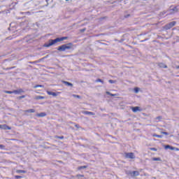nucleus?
<instances>
[{
  "label": "nucleus",
  "mask_w": 179,
  "mask_h": 179,
  "mask_svg": "<svg viewBox=\"0 0 179 179\" xmlns=\"http://www.w3.org/2000/svg\"><path fill=\"white\" fill-rule=\"evenodd\" d=\"M64 40H68V37L63 36L61 38H57L55 39H50L48 43L44 44L43 47H51V45H54V44H57V43L64 41Z\"/></svg>",
  "instance_id": "1"
},
{
  "label": "nucleus",
  "mask_w": 179,
  "mask_h": 179,
  "mask_svg": "<svg viewBox=\"0 0 179 179\" xmlns=\"http://www.w3.org/2000/svg\"><path fill=\"white\" fill-rule=\"evenodd\" d=\"M72 43H69L59 46L57 50L58 51H66V50H71L72 48Z\"/></svg>",
  "instance_id": "2"
},
{
  "label": "nucleus",
  "mask_w": 179,
  "mask_h": 179,
  "mask_svg": "<svg viewBox=\"0 0 179 179\" xmlns=\"http://www.w3.org/2000/svg\"><path fill=\"white\" fill-rule=\"evenodd\" d=\"M176 23H177L176 21L171 22L169 24H166L164 28L166 29V30H170L171 27H174V26H176Z\"/></svg>",
  "instance_id": "3"
},
{
  "label": "nucleus",
  "mask_w": 179,
  "mask_h": 179,
  "mask_svg": "<svg viewBox=\"0 0 179 179\" xmlns=\"http://www.w3.org/2000/svg\"><path fill=\"white\" fill-rule=\"evenodd\" d=\"M125 158L126 159H135V154H134L133 152L125 153Z\"/></svg>",
  "instance_id": "4"
},
{
  "label": "nucleus",
  "mask_w": 179,
  "mask_h": 179,
  "mask_svg": "<svg viewBox=\"0 0 179 179\" xmlns=\"http://www.w3.org/2000/svg\"><path fill=\"white\" fill-rule=\"evenodd\" d=\"M131 110L133 113H138V111H142V109H141V107L139 106L132 107Z\"/></svg>",
  "instance_id": "5"
},
{
  "label": "nucleus",
  "mask_w": 179,
  "mask_h": 179,
  "mask_svg": "<svg viewBox=\"0 0 179 179\" xmlns=\"http://www.w3.org/2000/svg\"><path fill=\"white\" fill-rule=\"evenodd\" d=\"M130 175L131 177H138V176H139V171H134L130 173Z\"/></svg>",
  "instance_id": "6"
},
{
  "label": "nucleus",
  "mask_w": 179,
  "mask_h": 179,
  "mask_svg": "<svg viewBox=\"0 0 179 179\" xmlns=\"http://www.w3.org/2000/svg\"><path fill=\"white\" fill-rule=\"evenodd\" d=\"M83 114H85V115H96V113L93 112H89L87 110L84 111Z\"/></svg>",
  "instance_id": "7"
},
{
  "label": "nucleus",
  "mask_w": 179,
  "mask_h": 179,
  "mask_svg": "<svg viewBox=\"0 0 179 179\" xmlns=\"http://www.w3.org/2000/svg\"><path fill=\"white\" fill-rule=\"evenodd\" d=\"M13 93L15 94H20V93H23V90L20 89V90H14Z\"/></svg>",
  "instance_id": "8"
},
{
  "label": "nucleus",
  "mask_w": 179,
  "mask_h": 179,
  "mask_svg": "<svg viewBox=\"0 0 179 179\" xmlns=\"http://www.w3.org/2000/svg\"><path fill=\"white\" fill-rule=\"evenodd\" d=\"M165 149H170V150H175L176 148L173 147V146H170L169 145H165L164 147Z\"/></svg>",
  "instance_id": "9"
},
{
  "label": "nucleus",
  "mask_w": 179,
  "mask_h": 179,
  "mask_svg": "<svg viewBox=\"0 0 179 179\" xmlns=\"http://www.w3.org/2000/svg\"><path fill=\"white\" fill-rule=\"evenodd\" d=\"M45 115H47V113H38V114L36 115V117H45Z\"/></svg>",
  "instance_id": "10"
},
{
  "label": "nucleus",
  "mask_w": 179,
  "mask_h": 179,
  "mask_svg": "<svg viewBox=\"0 0 179 179\" xmlns=\"http://www.w3.org/2000/svg\"><path fill=\"white\" fill-rule=\"evenodd\" d=\"M23 9H30V3H27L24 5Z\"/></svg>",
  "instance_id": "11"
},
{
  "label": "nucleus",
  "mask_w": 179,
  "mask_h": 179,
  "mask_svg": "<svg viewBox=\"0 0 179 179\" xmlns=\"http://www.w3.org/2000/svg\"><path fill=\"white\" fill-rule=\"evenodd\" d=\"M62 83L66 85V86H71L72 87V86H73V84L69 83V82H67V81H62Z\"/></svg>",
  "instance_id": "12"
},
{
  "label": "nucleus",
  "mask_w": 179,
  "mask_h": 179,
  "mask_svg": "<svg viewBox=\"0 0 179 179\" xmlns=\"http://www.w3.org/2000/svg\"><path fill=\"white\" fill-rule=\"evenodd\" d=\"M47 93L49 94V96H57L56 92H52L51 91H48Z\"/></svg>",
  "instance_id": "13"
},
{
  "label": "nucleus",
  "mask_w": 179,
  "mask_h": 179,
  "mask_svg": "<svg viewBox=\"0 0 179 179\" xmlns=\"http://www.w3.org/2000/svg\"><path fill=\"white\" fill-rule=\"evenodd\" d=\"M24 113H36V110L34 109L26 110H24Z\"/></svg>",
  "instance_id": "14"
},
{
  "label": "nucleus",
  "mask_w": 179,
  "mask_h": 179,
  "mask_svg": "<svg viewBox=\"0 0 179 179\" xmlns=\"http://www.w3.org/2000/svg\"><path fill=\"white\" fill-rule=\"evenodd\" d=\"M158 66H159V68H167V66L164 63H159Z\"/></svg>",
  "instance_id": "15"
},
{
  "label": "nucleus",
  "mask_w": 179,
  "mask_h": 179,
  "mask_svg": "<svg viewBox=\"0 0 179 179\" xmlns=\"http://www.w3.org/2000/svg\"><path fill=\"white\" fill-rule=\"evenodd\" d=\"M152 136H154L155 138H163V135H159L156 134H152Z\"/></svg>",
  "instance_id": "16"
},
{
  "label": "nucleus",
  "mask_w": 179,
  "mask_h": 179,
  "mask_svg": "<svg viewBox=\"0 0 179 179\" xmlns=\"http://www.w3.org/2000/svg\"><path fill=\"white\" fill-rule=\"evenodd\" d=\"M16 173H17L18 174H20V173H26V171L24 170H17L16 171Z\"/></svg>",
  "instance_id": "17"
},
{
  "label": "nucleus",
  "mask_w": 179,
  "mask_h": 179,
  "mask_svg": "<svg viewBox=\"0 0 179 179\" xmlns=\"http://www.w3.org/2000/svg\"><path fill=\"white\" fill-rule=\"evenodd\" d=\"M106 94L112 96V97H115V96H117V94H111L110 92H106Z\"/></svg>",
  "instance_id": "18"
},
{
  "label": "nucleus",
  "mask_w": 179,
  "mask_h": 179,
  "mask_svg": "<svg viewBox=\"0 0 179 179\" xmlns=\"http://www.w3.org/2000/svg\"><path fill=\"white\" fill-rule=\"evenodd\" d=\"M153 162H160L162 159L160 157H154L152 158Z\"/></svg>",
  "instance_id": "19"
},
{
  "label": "nucleus",
  "mask_w": 179,
  "mask_h": 179,
  "mask_svg": "<svg viewBox=\"0 0 179 179\" xmlns=\"http://www.w3.org/2000/svg\"><path fill=\"white\" fill-rule=\"evenodd\" d=\"M4 93L7 94H13V91H4Z\"/></svg>",
  "instance_id": "20"
},
{
  "label": "nucleus",
  "mask_w": 179,
  "mask_h": 179,
  "mask_svg": "<svg viewBox=\"0 0 179 179\" xmlns=\"http://www.w3.org/2000/svg\"><path fill=\"white\" fill-rule=\"evenodd\" d=\"M34 89H37V87H44V85H36L34 87Z\"/></svg>",
  "instance_id": "21"
},
{
  "label": "nucleus",
  "mask_w": 179,
  "mask_h": 179,
  "mask_svg": "<svg viewBox=\"0 0 179 179\" xmlns=\"http://www.w3.org/2000/svg\"><path fill=\"white\" fill-rule=\"evenodd\" d=\"M108 82H109V83H111V84L117 83V80H109Z\"/></svg>",
  "instance_id": "22"
},
{
  "label": "nucleus",
  "mask_w": 179,
  "mask_h": 179,
  "mask_svg": "<svg viewBox=\"0 0 179 179\" xmlns=\"http://www.w3.org/2000/svg\"><path fill=\"white\" fill-rule=\"evenodd\" d=\"M150 150H152L153 152H157V148H150Z\"/></svg>",
  "instance_id": "23"
},
{
  "label": "nucleus",
  "mask_w": 179,
  "mask_h": 179,
  "mask_svg": "<svg viewBox=\"0 0 179 179\" xmlns=\"http://www.w3.org/2000/svg\"><path fill=\"white\" fill-rule=\"evenodd\" d=\"M0 149H1V150H4L5 149V145L0 144Z\"/></svg>",
  "instance_id": "24"
},
{
  "label": "nucleus",
  "mask_w": 179,
  "mask_h": 179,
  "mask_svg": "<svg viewBox=\"0 0 179 179\" xmlns=\"http://www.w3.org/2000/svg\"><path fill=\"white\" fill-rule=\"evenodd\" d=\"M134 92L138 93L139 92V89L138 87L134 88Z\"/></svg>",
  "instance_id": "25"
},
{
  "label": "nucleus",
  "mask_w": 179,
  "mask_h": 179,
  "mask_svg": "<svg viewBox=\"0 0 179 179\" xmlns=\"http://www.w3.org/2000/svg\"><path fill=\"white\" fill-rule=\"evenodd\" d=\"M73 97H76V99H80V96L76 94H73Z\"/></svg>",
  "instance_id": "26"
},
{
  "label": "nucleus",
  "mask_w": 179,
  "mask_h": 179,
  "mask_svg": "<svg viewBox=\"0 0 179 179\" xmlns=\"http://www.w3.org/2000/svg\"><path fill=\"white\" fill-rule=\"evenodd\" d=\"M37 100H43L44 99V96H37Z\"/></svg>",
  "instance_id": "27"
},
{
  "label": "nucleus",
  "mask_w": 179,
  "mask_h": 179,
  "mask_svg": "<svg viewBox=\"0 0 179 179\" xmlns=\"http://www.w3.org/2000/svg\"><path fill=\"white\" fill-rule=\"evenodd\" d=\"M96 82H100L101 83H104V82L103 81V80L99 78L96 80Z\"/></svg>",
  "instance_id": "28"
},
{
  "label": "nucleus",
  "mask_w": 179,
  "mask_h": 179,
  "mask_svg": "<svg viewBox=\"0 0 179 179\" xmlns=\"http://www.w3.org/2000/svg\"><path fill=\"white\" fill-rule=\"evenodd\" d=\"M15 178L17 179V178H23V176H15Z\"/></svg>",
  "instance_id": "29"
},
{
  "label": "nucleus",
  "mask_w": 179,
  "mask_h": 179,
  "mask_svg": "<svg viewBox=\"0 0 179 179\" xmlns=\"http://www.w3.org/2000/svg\"><path fill=\"white\" fill-rule=\"evenodd\" d=\"M82 169H86V166H83L79 167V170H82Z\"/></svg>",
  "instance_id": "30"
},
{
  "label": "nucleus",
  "mask_w": 179,
  "mask_h": 179,
  "mask_svg": "<svg viewBox=\"0 0 179 179\" xmlns=\"http://www.w3.org/2000/svg\"><path fill=\"white\" fill-rule=\"evenodd\" d=\"M162 134L163 135H169V134L167 132H166V131H162Z\"/></svg>",
  "instance_id": "31"
},
{
  "label": "nucleus",
  "mask_w": 179,
  "mask_h": 179,
  "mask_svg": "<svg viewBox=\"0 0 179 179\" xmlns=\"http://www.w3.org/2000/svg\"><path fill=\"white\" fill-rule=\"evenodd\" d=\"M6 127V129H12V128L11 127H10L9 126H5Z\"/></svg>",
  "instance_id": "32"
},
{
  "label": "nucleus",
  "mask_w": 179,
  "mask_h": 179,
  "mask_svg": "<svg viewBox=\"0 0 179 179\" xmlns=\"http://www.w3.org/2000/svg\"><path fill=\"white\" fill-rule=\"evenodd\" d=\"M24 97H26V96L22 95V96H20L19 99H24Z\"/></svg>",
  "instance_id": "33"
},
{
  "label": "nucleus",
  "mask_w": 179,
  "mask_h": 179,
  "mask_svg": "<svg viewBox=\"0 0 179 179\" xmlns=\"http://www.w3.org/2000/svg\"><path fill=\"white\" fill-rule=\"evenodd\" d=\"M6 126H7L6 124H3V129H6Z\"/></svg>",
  "instance_id": "34"
},
{
  "label": "nucleus",
  "mask_w": 179,
  "mask_h": 179,
  "mask_svg": "<svg viewBox=\"0 0 179 179\" xmlns=\"http://www.w3.org/2000/svg\"><path fill=\"white\" fill-rule=\"evenodd\" d=\"M3 125H2V124H0V129H3Z\"/></svg>",
  "instance_id": "35"
},
{
  "label": "nucleus",
  "mask_w": 179,
  "mask_h": 179,
  "mask_svg": "<svg viewBox=\"0 0 179 179\" xmlns=\"http://www.w3.org/2000/svg\"><path fill=\"white\" fill-rule=\"evenodd\" d=\"M59 139H64V136H58Z\"/></svg>",
  "instance_id": "36"
},
{
  "label": "nucleus",
  "mask_w": 179,
  "mask_h": 179,
  "mask_svg": "<svg viewBox=\"0 0 179 179\" xmlns=\"http://www.w3.org/2000/svg\"><path fill=\"white\" fill-rule=\"evenodd\" d=\"M162 119V117L159 116L157 117V120H161Z\"/></svg>",
  "instance_id": "37"
},
{
  "label": "nucleus",
  "mask_w": 179,
  "mask_h": 179,
  "mask_svg": "<svg viewBox=\"0 0 179 179\" xmlns=\"http://www.w3.org/2000/svg\"><path fill=\"white\" fill-rule=\"evenodd\" d=\"M77 177H84L83 175H78Z\"/></svg>",
  "instance_id": "38"
},
{
  "label": "nucleus",
  "mask_w": 179,
  "mask_h": 179,
  "mask_svg": "<svg viewBox=\"0 0 179 179\" xmlns=\"http://www.w3.org/2000/svg\"><path fill=\"white\" fill-rule=\"evenodd\" d=\"M175 150H179V149H178V148H175Z\"/></svg>",
  "instance_id": "39"
},
{
  "label": "nucleus",
  "mask_w": 179,
  "mask_h": 179,
  "mask_svg": "<svg viewBox=\"0 0 179 179\" xmlns=\"http://www.w3.org/2000/svg\"><path fill=\"white\" fill-rule=\"evenodd\" d=\"M176 69H179V66H178L176 67Z\"/></svg>",
  "instance_id": "40"
},
{
  "label": "nucleus",
  "mask_w": 179,
  "mask_h": 179,
  "mask_svg": "<svg viewBox=\"0 0 179 179\" xmlns=\"http://www.w3.org/2000/svg\"><path fill=\"white\" fill-rule=\"evenodd\" d=\"M83 31H85V29H83Z\"/></svg>",
  "instance_id": "41"
},
{
  "label": "nucleus",
  "mask_w": 179,
  "mask_h": 179,
  "mask_svg": "<svg viewBox=\"0 0 179 179\" xmlns=\"http://www.w3.org/2000/svg\"><path fill=\"white\" fill-rule=\"evenodd\" d=\"M66 1H69V0H66Z\"/></svg>",
  "instance_id": "42"
}]
</instances>
